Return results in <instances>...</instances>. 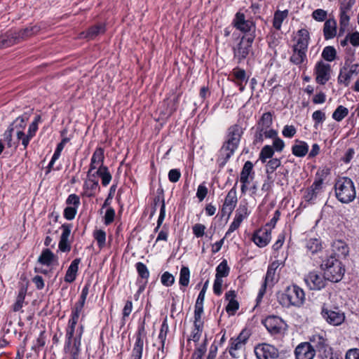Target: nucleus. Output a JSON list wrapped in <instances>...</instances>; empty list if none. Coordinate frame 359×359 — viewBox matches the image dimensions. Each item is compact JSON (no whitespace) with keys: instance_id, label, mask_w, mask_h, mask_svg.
<instances>
[{"instance_id":"nucleus-1","label":"nucleus","mask_w":359,"mask_h":359,"mask_svg":"<svg viewBox=\"0 0 359 359\" xmlns=\"http://www.w3.org/2000/svg\"><path fill=\"white\" fill-rule=\"evenodd\" d=\"M336 262L337 258L335 253L332 252L321 264V269L324 271V277L315 271L310 272L305 276L304 281L310 290H321L325 286V280L332 283H337V272L335 269H332Z\"/></svg>"},{"instance_id":"nucleus-2","label":"nucleus","mask_w":359,"mask_h":359,"mask_svg":"<svg viewBox=\"0 0 359 359\" xmlns=\"http://www.w3.org/2000/svg\"><path fill=\"white\" fill-rule=\"evenodd\" d=\"M272 114L269 111L264 113L257 123L253 143L262 144L264 139L273 138L277 136V130L272 128Z\"/></svg>"},{"instance_id":"nucleus-3","label":"nucleus","mask_w":359,"mask_h":359,"mask_svg":"<svg viewBox=\"0 0 359 359\" xmlns=\"http://www.w3.org/2000/svg\"><path fill=\"white\" fill-rule=\"evenodd\" d=\"M305 299L304 291L295 284L287 286L279 297L280 304L287 308H299L304 304Z\"/></svg>"},{"instance_id":"nucleus-4","label":"nucleus","mask_w":359,"mask_h":359,"mask_svg":"<svg viewBox=\"0 0 359 359\" xmlns=\"http://www.w3.org/2000/svg\"><path fill=\"white\" fill-rule=\"evenodd\" d=\"M39 31L38 26H30L23 29L10 31L4 36H0V48L11 46L29 36L36 34Z\"/></svg>"},{"instance_id":"nucleus-5","label":"nucleus","mask_w":359,"mask_h":359,"mask_svg":"<svg viewBox=\"0 0 359 359\" xmlns=\"http://www.w3.org/2000/svg\"><path fill=\"white\" fill-rule=\"evenodd\" d=\"M78 321L69 319L67 327L66 328V342L65 347H69L72 344L76 350L79 351L82 335L84 332V327L80 325L76 330Z\"/></svg>"},{"instance_id":"nucleus-6","label":"nucleus","mask_w":359,"mask_h":359,"mask_svg":"<svg viewBox=\"0 0 359 359\" xmlns=\"http://www.w3.org/2000/svg\"><path fill=\"white\" fill-rule=\"evenodd\" d=\"M338 201L341 203H350L355 198V190L353 183L348 177L338 179Z\"/></svg>"},{"instance_id":"nucleus-7","label":"nucleus","mask_w":359,"mask_h":359,"mask_svg":"<svg viewBox=\"0 0 359 359\" xmlns=\"http://www.w3.org/2000/svg\"><path fill=\"white\" fill-rule=\"evenodd\" d=\"M250 334L248 331L243 330L236 338H231L229 344V353L233 358H238L240 351L244 350Z\"/></svg>"},{"instance_id":"nucleus-8","label":"nucleus","mask_w":359,"mask_h":359,"mask_svg":"<svg viewBox=\"0 0 359 359\" xmlns=\"http://www.w3.org/2000/svg\"><path fill=\"white\" fill-rule=\"evenodd\" d=\"M255 37V34H247L241 39L237 48H234V57L237 58L239 62L245 59L249 54Z\"/></svg>"},{"instance_id":"nucleus-9","label":"nucleus","mask_w":359,"mask_h":359,"mask_svg":"<svg viewBox=\"0 0 359 359\" xmlns=\"http://www.w3.org/2000/svg\"><path fill=\"white\" fill-rule=\"evenodd\" d=\"M313 72L316 76V83L324 85L330 79L332 73L331 67L328 63L320 60L316 64Z\"/></svg>"},{"instance_id":"nucleus-10","label":"nucleus","mask_w":359,"mask_h":359,"mask_svg":"<svg viewBox=\"0 0 359 359\" xmlns=\"http://www.w3.org/2000/svg\"><path fill=\"white\" fill-rule=\"evenodd\" d=\"M233 23L234 27L241 32L246 34L248 33V34H255V24L250 20H245L243 13H237Z\"/></svg>"},{"instance_id":"nucleus-11","label":"nucleus","mask_w":359,"mask_h":359,"mask_svg":"<svg viewBox=\"0 0 359 359\" xmlns=\"http://www.w3.org/2000/svg\"><path fill=\"white\" fill-rule=\"evenodd\" d=\"M100 187L98 179L90 175H89V177L86 176L83 182L81 195L83 196L91 198L95 196L96 193L100 191Z\"/></svg>"},{"instance_id":"nucleus-12","label":"nucleus","mask_w":359,"mask_h":359,"mask_svg":"<svg viewBox=\"0 0 359 359\" xmlns=\"http://www.w3.org/2000/svg\"><path fill=\"white\" fill-rule=\"evenodd\" d=\"M255 353L258 359H275L279 355L278 349L268 344L257 346L255 348Z\"/></svg>"},{"instance_id":"nucleus-13","label":"nucleus","mask_w":359,"mask_h":359,"mask_svg":"<svg viewBox=\"0 0 359 359\" xmlns=\"http://www.w3.org/2000/svg\"><path fill=\"white\" fill-rule=\"evenodd\" d=\"M40 116L35 117L34 120L29 125L27 135H25L22 130H17V137L18 140H22V144L24 148L26 149L29 143L30 140L35 135L36 132L38 130V123L40 121Z\"/></svg>"},{"instance_id":"nucleus-14","label":"nucleus","mask_w":359,"mask_h":359,"mask_svg":"<svg viewBox=\"0 0 359 359\" xmlns=\"http://www.w3.org/2000/svg\"><path fill=\"white\" fill-rule=\"evenodd\" d=\"M236 184L229 191L222 208L223 215H230L238 203Z\"/></svg>"},{"instance_id":"nucleus-15","label":"nucleus","mask_w":359,"mask_h":359,"mask_svg":"<svg viewBox=\"0 0 359 359\" xmlns=\"http://www.w3.org/2000/svg\"><path fill=\"white\" fill-rule=\"evenodd\" d=\"M145 336L144 327L138 328L136 339L131 353V359H141L143 353L144 337Z\"/></svg>"},{"instance_id":"nucleus-16","label":"nucleus","mask_w":359,"mask_h":359,"mask_svg":"<svg viewBox=\"0 0 359 359\" xmlns=\"http://www.w3.org/2000/svg\"><path fill=\"white\" fill-rule=\"evenodd\" d=\"M294 354L296 359H313L316 355V349L311 343L303 342L296 347Z\"/></svg>"},{"instance_id":"nucleus-17","label":"nucleus","mask_w":359,"mask_h":359,"mask_svg":"<svg viewBox=\"0 0 359 359\" xmlns=\"http://www.w3.org/2000/svg\"><path fill=\"white\" fill-rule=\"evenodd\" d=\"M271 239V231L266 228L257 230L252 236V241L259 248L266 246Z\"/></svg>"},{"instance_id":"nucleus-18","label":"nucleus","mask_w":359,"mask_h":359,"mask_svg":"<svg viewBox=\"0 0 359 359\" xmlns=\"http://www.w3.org/2000/svg\"><path fill=\"white\" fill-rule=\"evenodd\" d=\"M322 179H316L312 185L304 193V198L307 202H313L322 190Z\"/></svg>"},{"instance_id":"nucleus-19","label":"nucleus","mask_w":359,"mask_h":359,"mask_svg":"<svg viewBox=\"0 0 359 359\" xmlns=\"http://www.w3.org/2000/svg\"><path fill=\"white\" fill-rule=\"evenodd\" d=\"M233 77L231 79L238 87L241 92H243L245 88V84L248 82V77L246 72L244 69L239 67L233 69L230 74Z\"/></svg>"},{"instance_id":"nucleus-20","label":"nucleus","mask_w":359,"mask_h":359,"mask_svg":"<svg viewBox=\"0 0 359 359\" xmlns=\"http://www.w3.org/2000/svg\"><path fill=\"white\" fill-rule=\"evenodd\" d=\"M309 39L310 36L309 31L306 29H301L297 33L294 39L295 43L292 47L307 50Z\"/></svg>"},{"instance_id":"nucleus-21","label":"nucleus","mask_w":359,"mask_h":359,"mask_svg":"<svg viewBox=\"0 0 359 359\" xmlns=\"http://www.w3.org/2000/svg\"><path fill=\"white\" fill-rule=\"evenodd\" d=\"M238 144L229 140H226L220 149V156L224 159V163L228 161L234 151L237 149Z\"/></svg>"},{"instance_id":"nucleus-22","label":"nucleus","mask_w":359,"mask_h":359,"mask_svg":"<svg viewBox=\"0 0 359 359\" xmlns=\"http://www.w3.org/2000/svg\"><path fill=\"white\" fill-rule=\"evenodd\" d=\"M80 263V258H76L72 262L64 278L66 283H71L76 280Z\"/></svg>"},{"instance_id":"nucleus-23","label":"nucleus","mask_w":359,"mask_h":359,"mask_svg":"<svg viewBox=\"0 0 359 359\" xmlns=\"http://www.w3.org/2000/svg\"><path fill=\"white\" fill-rule=\"evenodd\" d=\"M282 320L276 316H269L265 319L264 325L266 329L271 333H278L282 328Z\"/></svg>"},{"instance_id":"nucleus-24","label":"nucleus","mask_w":359,"mask_h":359,"mask_svg":"<svg viewBox=\"0 0 359 359\" xmlns=\"http://www.w3.org/2000/svg\"><path fill=\"white\" fill-rule=\"evenodd\" d=\"M243 133V128L241 126L233 125L228 129L226 140L239 144Z\"/></svg>"},{"instance_id":"nucleus-25","label":"nucleus","mask_w":359,"mask_h":359,"mask_svg":"<svg viewBox=\"0 0 359 359\" xmlns=\"http://www.w3.org/2000/svg\"><path fill=\"white\" fill-rule=\"evenodd\" d=\"M325 333H317L313 334L310 338V341L311 346H313V348L316 349L318 351L320 349H322L326 346L327 343V339L325 338Z\"/></svg>"},{"instance_id":"nucleus-26","label":"nucleus","mask_w":359,"mask_h":359,"mask_svg":"<svg viewBox=\"0 0 359 359\" xmlns=\"http://www.w3.org/2000/svg\"><path fill=\"white\" fill-rule=\"evenodd\" d=\"M236 292L233 290H230L225 294L226 300L228 304L226 307V312L230 314H233L239 308V304L236 300Z\"/></svg>"},{"instance_id":"nucleus-27","label":"nucleus","mask_w":359,"mask_h":359,"mask_svg":"<svg viewBox=\"0 0 359 359\" xmlns=\"http://www.w3.org/2000/svg\"><path fill=\"white\" fill-rule=\"evenodd\" d=\"M275 273H276L275 271H272L271 269H268L266 276H265L264 282L262 284V287H260L257 297V303L261 301L264 294H265L266 285L268 284H271V285L273 284L274 279H275Z\"/></svg>"},{"instance_id":"nucleus-28","label":"nucleus","mask_w":359,"mask_h":359,"mask_svg":"<svg viewBox=\"0 0 359 359\" xmlns=\"http://www.w3.org/2000/svg\"><path fill=\"white\" fill-rule=\"evenodd\" d=\"M324 37L326 40L333 39L337 34V22L334 19L327 20L324 24Z\"/></svg>"},{"instance_id":"nucleus-29","label":"nucleus","mask_w":359,"mask_h":359,"mask_svg":"<svg viewBox=\"0 0 359 359\" xmlns=\"http://www.w3.org/2000/svg\"><path fill=\"white\" fill-rule=\"evenodd\" d=\"M309 151V145L301 140H295V144L292 147V153L297 157H304Z\"/></svg>"},{"instance_id":"nucleus-30","label":"nucleus","mask_w":359,"mask_h":359,"mask_svg":"<svg viewBox=\"0 0 359 359\" xmlns=\"http://www.w3.org/2000/svg\"><path fill=\"white\" fill-rule=\"evenodd\" d=\"M306 51L307 50L292 47L290 62L297 65L302 64L306 59Z\"/></svg>"},{"instance_id":"nucleus-31","label":"nucleus","mask_w":359,"mask_h":359,"mask_svg":"<svg viewBox=\"0 0 359 359\" xmlns=\"http://www.w3.org/2000/svg\"><path fill=\"white\" fill-rule=\"evenodd\" d=\"M101 178L102 184L104 187H107L111 181L112 176L107 166H101L96 170L95 177Z\"/></svg>"},{"instance_id":"nucleus-32","label":"nucleus","mask_w":359,"mask_h":359,"mask_svg":"<svg viewBox=\"0 0 359 359\" xmlns=\"http://www.w3.org/2000/svg\"><path fill=\"white\" fill-rule=\"evenodd\" d=\"M288 13V10L277 11L274 13L273 27L276 30H280L281 29L282 23L287 18Z\"/></svg>"},{"instance_id":"nucleus-33","label":"nucleus","mask_w":359,"mask_h":359,"mask_svg":"<svg viewBox=\"0 0 359 359\" xmlns=\"http://www.w3.org/2000/svg\"><path fill=\"white\" fill-rule=\"evenodd\" d=\"M105 32V26L104 24H97L96 25L92 26L90 27L86 33H82L84 34L85 38H88L89 39H93L97 36L103 34Z\"/></svg>"},{"instance_id":"nucleus-34","label":"nucleus","mask_w":359,"mask_h":359,"mask_svg":"<svg viewBox=\"0 0 359 359\" xmlns=\"http://www.w3.org/2000/svg\"><path fill=\"white\" fill-rule=\"evenodd\" d=\"M253 174V164L248 161L245 163L241 172L240 181L241 183H250L249 177Z\"/></svg>"},{"instance_id":"nucleus-35","label":"nucleus","mask_w":359,"mask_h":359,"mask_svg":"<svg viewBox=\"0 0 359 359\" xmlns=\"http://www.w3.org/2000/svg\"><path fill=\"white\" fill-rule=\"evenodd\" d=\"M306 248L308 252L313 255L321 251L323 246L321 241L318 238H312L307 240Z\"/></svg>"},{"instance_id":"nucleus-36","label":"nucleus","mask_w":359,"mask_h":359,"mask_svg":"<svg viewBox=\"0 0 359 359\" xmlns=\"http://www.w3.org/2000/svg\"><path fill=\"white\" fill-rule=\"evenodd\" d=\"M355 73V69L343 68L340 70V74L338 76V81L344 83L345 86H348Z\"/></svg>"},{"instance_id":"nucleus-37","label":"nucleus","mask_w":359,"mask_h":359,"mask_svg":"<svg viewBox=\"0 0 359 359\" xmlns=\"http://www.w3.org/2000/svg\"><path fill=\"white\" fill-rule=\"evenodd\" d=\"M54 259V254L49 249H45L42 251L38 261L41 264L49 266L52 264Z\"/></svg>"},{"instance_id":"nucleus-38","label":"nucleus","mask_w":359,"mask_h":359,"mask_svg":"<svg viewBox=\"0 0 359 359\" xmlns=\"http://www.w3.org/2000/svg\"><path fill=\"white\" fill-rule=\"evenodd\" d=\"M104 149L101 147L97 148L91 157L90 161L98 165V168L105 166L104 165Z\"/></svg>"},{"instance_id":"nucleus-39","label":"nucleus","mask_w":359,"mask_h":359,"mask_svg":"<svg viewBox=\"0 0 359 359\" xmlns=\"http://www.w3.org/2000/svg\"><path fill=\"white\" fill-rule=\"evenodd\" d=\"M230 272V268L228 266L227 261L223 259L219 264L216 267L215 276L219 278L227 277Z\"/></svg>"},{"instance_id":"nucleus-40","label":"nucleus","mask_w":359,"mask_h":359,"mask_svg":"<svg viewBox=\"0 0 359 359\" xmlns=\"http://www.w3.org/2000/svg\"><path fill=\"white\" fill-rule=\"evenodd\" d=\"M203 313V306L195 304L194 307V327H203L202 315Z\"/></svg>"},{"instance_id":"nucleus-41","label":"nucleus","mask_w":359,"mask_h":359,"mask_svg":"<svg viewBox=\"0 0 359 359\" xmlns=\"http://www.w3.org/2000/svg\"><path fill=\"white\" fill-rule=\"evenodd\" d=\"M321 56L325 61L332 62L337 57V51L334 46H328L323 48Z\"/></svg>"},{"instance_id":"nucleus-42","label":"nucleus","mask_w":359,"mask_h":359,"mask_svg":"<svg viewBox=\"0 0 359 359\" xmlns=\"http://www.w3.org/2000/svg\"><path fill=\"white\" fill-rule=\"evenodd\" d=\"M322 316L330 324L337 325V313L325 307L323 308Z\"/></svg>"},{"instance_id":"nucleus-43","label":"nucleus","mask_w":359,"mask_h":359,"mask_svg":"<svg viewBox=\"0 0 359 359\" xmlns=\"http://www.w3.org/2000/svg\"><path fill=\"white\" fill-rule=\"evenodd\" d=\"M190 278V271L187 266H183L180 272L179 283L180 285L187 287L189 285Z\"/></svg>"},{"instance_id":"nucleus-44","label":"nucleus","mask_w":359,"mask_h":359,"mask_svg":"<svg viewBox=\"0 0 359 359\" xmlns=\"http://www.w3.org/2000/svg\"><path fill=\"white\" fill-rule=\"evenodd\" d=\"M350 16L348 13H340V31L339 35L344 34L346 31H349L348 27Z\"/></svg>"},{"instance_id":"nucleus-45","label":"nucleus","mask_w":359,"mask_h":359,"mask_svg":"<svg viewBox=\"0 0 359 359\" xmlns=\"http://www.w3.org/2000/svg\"><path fill=\"white\" fill-rule=\"evenodd\" d=\"M274 150L270 145H265L261 150L259 154V159L262 163H265L267 158L273 156Z\"/></svg>"},{"instance_id":"nucleus-46","label":"nucleus","mask_w":359,"mask_h":359,"mask_svg":"<svg viewBox=\"0 0 359 359\" xmlns=\"http://www.w3.org/2000/svg\"><path fill=\"white\" fill-rule=\"evenodd\" d=\"M93 236L97 243L100 248H102L106 243V233L102 229L96 230L93 233Z\"/></svg>"},{"instance_id":"nucleus-47","label":"nucleus","mask_w":359,"mask_h":359,"mask_svg":"<svg viewBox=\"0 0 359 359\" xmlns=\"http://www.w3.org/2000/svg\"><path fill=\"white\" fill-rule=\"evenodd\" d=\"M135 267L139 276L142 279L147 280L149 277V271L147 266L144 263L140 262L135 264Z\"/></svg>"},{"instance_id":"nucleus-48","label":"nucleus","mask_w":359,"mask_h":359,"mask_svg":"<svg viewBox=\"0 0 359 359\" xmlns=\"http://www.w3.org/2000/svg\"><path fill=\"white\" fill-rule=\"evenodd\" d=\"M249 214L250 212H248L247 205L241 204L236 211V215L234 217L238 218L239 220L243 222L245 219H246L248 217Z\"/></svg>"},{"instance_id":"nucleus-49","label":"nucleus","mask_w":359,"mask_h":359,"mask_svg":"<svg viewBox=\"0 0 359 359\" xmlns=\"http://www.w3.org/2000/svg\"><path fill=\"white\" fill-rule=\"evenodd\" d=\"M46 344V336L44 332H41L39 336L36 340L34 345L32 346V349L35 352H39L41 348Z\"/></svg>"},{"instance_id":"nucleus-50","label":"nucleus","mask_w":359,"mask_h":359,"mask_svg":"<svg viewBox=\"0 0 359 359\" xmlns=\"http://www.w3.org/2000/svg\"><path fill=\"white\" fill-rule=\"evenodd\" d=\"M161 283L166 287L172 285L175 283V277L170 273L165 271L161 277Z\"/></svg>"},{"instance_id":"nucleus-51","label":"nucleus","mask_w":359,"mask_h":359,"mask_svg":"<svg viewBox=\"0 0 359 359\" xmlns=\"http://www.w3.org/2000/svg\"><path fill=\"white\" fill-rule=\"evenodd\" d=\"M25 298V292L22 290L19 292L16 301L13 304V309L14 311H18L22 308Z\"/></svg>"},{"instance_id":"nucleus-52","label":"nucleus","mask_w":359,"mask_h":359,"mask_svg":"<svg viewBox=\"0 0 359 359\" xmlns=\"http://www.w3.org/2000/svg\"><path fill=\"white\" fill-rule=\"evenodd\" d=\"M83 306L84 304H82V303L76 302L72 311L69 319L78 321L80 314L83 311Z\"/></svg>"},{"instance_id":"nucleus-53","label":"nucleus","mask_w":359,"mask_h":359,"mask_svg":"<svg viewBox=\"0 0 359 359\" xmlns=\"http://www.w3.org/2000/svg\"><path fill=\"white\" fill-rule=\"evenodd\" d=\"M281 164L280 160L278 158H271L269 160L266 165V172L273 173L276 168Z\"/></svg>"},{"instance_id":"nucleus-54","label":"nucleus","mask_w":359,"mask_h":359,"mask_svg":"<svg viewBox=\"0 0 359 359\" xmlns=\"http://www.w3.org/2000/svg\"><path fill=\"white\" fill-rule=\"evenodd\" d=\"M318 352L323 359H334L332 350L328 344Z\"/></svg>"},{"instance_id":"nucleus-55","label":"nucleus","mask_w":359,"mask_h":359,"mask_svg":"<svg viewBox=\"0 0 359 359\" xmlns=\"http://www.w3.org/2000/svg\"><path fill=\"white\" fill-rule=\"evenodd\" d=\"M208 193V189L206 187L205 183H202L198 185L197 191H196V197L198 198L199 201H202L206 197Z\"/></svg>"},{"instance_id":"nucleus-56","label":"nucleus","mask_w":359,"mask_h":359,"mask_svg":"<svg viewBox=\"0 0 359 359\" xmlns=\"http://www.w3.org/2000/svg\"><path fill=\"white\" fill-rule=\"evenodd\" d=\"M297 133L296 128L292 125H286L284 126L282 134L285 137L292 138Z\"/></svg>"},{"instance_id":"nucleus-57","label":"nucleus","mask_w":359,"mask_h":359,"mask_svg":"<svg viewBox=\"0 0 359 359\" xmlns=\"http://www.w3.org/2000/svg\"><path fill=\"white\" fill-rule=\"evenodd\" d=\"M78 208L72 206H67L64 210V217L67 220L73 219L77 212Z\"/></svg>"},{"instance_id":"nucleus-58","label":"nucleus","mask_w":359,"mask_h":359,"mask_svg":"<svg viewBox=\"0 0 359 359\" xmlns=\"http://www.w3.org/2000/svg\"><path fill=\"white\" fill-rule=\"evenodd\" d=\"M66 203L69 205H73L72 207H76L79 208L81 203L80 198L79 196H77L76 194H72L69 195V196L67 197L66 200Z\"/></svg>"},{"instance_id":"nucleus-59","label":"nucleus","mask_w":359,"mask_h":359,"mask_svg":"<svg viewBox=\"0 0 359 359\" xmlns=\"http://www.w3.org/2000/svg\"><path fill=\"white\" fill-rule=\"evenodd\" d=\"M222 285H223V279L222 278H219L215 276V279L213 284V292L214 293L219 296L222 292Z\"/></svg>"},{"instance_id":"nucleus-60","label":"nucleus","mask_w":359,"mask_h":359,"mask_svg":"<svg viewBox=\"0 0 359 359\" xmlns=\"http://www.w3.org/2000/svg\"><path fill=\"white\" fill-rule=\"evenodd\" d=\"M203 327H194L189 340H192L194 342H198L201 338Z\"/></svg>"},{"instance_id":"nucleus-61","label":"nucleus","mask_w":359,"mask_h":359,"mask_svg":"<svg viewBox=\"0 0 359 359\" xmlns=\"http://www.w3.org/2000/svg\"><path fill=\"white\" fill-rule=\"evenodd\" d=\"M115 217V210L112 208H107L104 217V222L106 225H109L111 222H113Z\"/></svg>"},{"instance_id":"nucleus-62","label":"nucleus","mask_w":359,"mask_h":359,"mask_svg":"<svg viewBox=\"0 0 359 359\" xmlns=\"http://www.w3.org/2000/svg\"><path fill=\"white\" fill-rule=\"evenodd\" d=\"M192 230L196 237L201 238L205 233V226L202 224H196L193 226Z\"/></svg>"},{"instance_id":"nucleus-63","label":"nucleus","mask_w":359,"mask_h":359,"mask_svg":"<svg viewBox=\"0 0 359 359\" xmlns=\"http://www.w3.org/2000/svg\"><path fill=\"white\" fill-rule=\"evenodd\" d=\"M206 351L205 344H201L197 347L192 354L191 359H202L205 352Z\"/></svg>"},{"instance_id":"nucleus-64","label":"nucleus","mask_w":359,"mask_h":359,"mask_svg":"<svg viewBox=\"0 0 359 359\" xmlns=\"http://www.w3.org/2000/svg\"><path fill=\"white\" fill-rule=\"evenodd\" d=\"M273 147L276 151H282L285 147V143L278 135L273 137Z\"/></svg>"}]
</instances>
